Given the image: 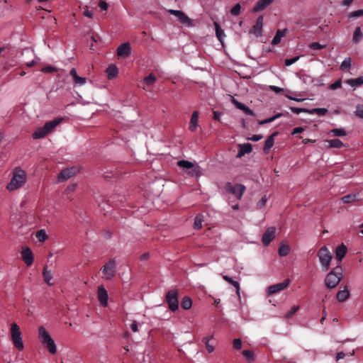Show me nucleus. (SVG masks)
<instances>
[{
    "label": "nucleus",
    "mask_w": 363,
    "mask_h": 363,
    "mask_svg": "<svg viewBox=\"0 0 363 363\" xmlns=\"http://www.w3.org/2000/svg\"><path fill=\"white\" fill-rule=\"evenodd\" d=\"M298 59H299L298 56L293 57V58H290V59H286V60H285L284 64L286 66H290V65H293L294 63H295L296 62H297Z\"/></svg>",
    "instance_id": "obj_56"
},
{
    "label": "nucleus",
    "mask_w": 363,
    "mask_h": 363,
    "mask_svg": "<svg viewBox=\"0 0 363 363\" xmlns=\"http://www.w3.org/2000/svg\"><path fill=\"white\" fill-rule=\"evenodd\" d=\"M233 347L235 350H240L242 347V342L240 339L236 338L233 340Z\"/></svg>",
    "instance_id": "obj_58"
},
{
    "label": "nucleus",
    "mask_w": 363,
    "mask_h": 363,
    "mask_svg": "<svg viewBox=\"0 0 363 363\" xmlns=\"http://www.w3.org/2000/svg\"><path fill=\"white\" fill-rule=\"evenodd\" d=\"M223 278L225 281H226L229 284H231L236 289V294H237L238 296L240 297V284L238 281H234L231 277H230L227 275H223Z\"/></svg>",
    "instance_id": "obj_27"
},
{
    "label": "nucleus",
    "mask_w": 363,
    "mask_h": 363,
    "mask_svg": "<svg viewBox=\"0 0 363 363\" xmlns=\"http://www.w3.org/2000/svg\"><path fill=\"white\" fill-rule=\"evenodd\" d=\"M356 116L363 119V105H357L354 111Z\"/></svg>",
    "instance_id": "obj_50"
},
{
    "label": "nucleus",
    "mask_w": 363,
    "mask_h": 363,
    "mask_svg": "<svg viewBox=\"0 0 363 363\" xmlns=\"http://www.w3.org/2000/svg\"><path fill=\"white\" fill-rule=\"evenodd\" d=\"M286 30H287L286 28L283 30H278L275 36L272 39V44L274 45L279 44L281 42V38L285 35Z\"/></svg>",
    "instance_id": "obj_26"
},
{
    "label": "nucleus",
    "mask_w": 363,
    "mask_h": 363,
    "mask_svg": "<svg viewBox=\"0 0 363 363\" xmlns=\"http://www.w3.org/2000/svg\"><path fill=\"white\" fill-rule=\"evenodd\" d=\"M35 236L40 242H44L48 238V235L44 230H38Z\"/></svg>",
    "instance_id": "obj_42"
},
{
    "label": "nucleus",
    "mask_w": 363,
    "mask_h": 363,
    "mask_svg": "<svg viewBox=\"0 0 363 363\" xmlns=\"http://www.w3.org/2000/svg\"><path fill=\"white\" fill-rule=\"evenodd\" d=\"M191 306H192L191 299L188 296H185L181 302L182 308L184 310H189V308H191Z\"/></svg>",
    "instance_id": "obj_33"
},
{
    "label": "nucleus",
    "mask_w": 363,
    "mask_h": 363,
    "mask_svg": "<svg viewBox=\"0 0 363 363\" xmlns=\"http://www.w3.org/2000/svg\"><path fill=\"white\" fill-rule=\"evenodd\" d=\"M241 6L240 4H235L230 10V13L233 16H238L240 13Z\"/></svg>",
    "instance_id": "obj_53"
},
{
    "label": "nucleus",
    "mask_w": 363,
    "mask_h": 363,
    "mask_svg": "<svg viewBox=\"0 0 363 363\" xmlns=\"http://www.w3.org/2000/svg\"><path fill=\"white\" fill-rule=\"evenodd\" d=\"M349 296H350L349 291L347 289H345L344 290L339 291L337 294L336 297H337V299L338 301L343 302L349 298Z\"/></svg>",
    "instance_id": "obj_28"
},
{
    "label": "nucleus",
    "mask_w": 363,
    "mask_h": 363,
    "mask_svg": "<svg viewBox=\"0 0 363 363\" xmlns=\"http://www.w3.org/2000/svg\"><path fill=\"white\" fill-rule=\"evenodd\" d=\"M299 309V306H294L291 309L290 311H289L286 315H285V317L286 318L289 319V318H291Z\"/></svg>",
    "instance_id": "obj_46"
},
{
    "label": "nucleus",
    "mask_w": 363,
    "mask_h": 363,
    "mask_svg": "<svg viewBox=\"0 0 363 363\" xmlns=\"http://www.w3.org/2000/svg\"><path fill=\"white\" fill-rule=\"evenodd\" d=\"M363 38V34L361 31L360 27H357L353 34V41L357 43H359Z\"/></svg>",
    "instance_id": "obj_32"
},
{
    "label": "nucleus",
    "mask_w": 363,
    "mask_h": 363,
    "mask_svg": "<svg viewBox=\"0 0 363 363\" xmlns=\"http://www.w3.org/2000/svg\"><path fill=\"white\" fill-rule=\"evenodd\" d=\"M202 222H203V216L201 214H199L196 216L194 223V227L195 229H200L202 227Z\"/></svg>",
    "instance_id": "obj_40"
},
{
    "label": "nucleus",
    "mask_w": 363,
    "mask_h": 363,
    "mask_svg": "<svg viewBox=\"0 0 363 363\" xmlns=\"http://www.w3.org/2000/svg\"><path fill=\"white\" fill-rule=\"evenodd\" d=\"M106 72L107 73L108 79H112L118 75V69L115 65L111 64L106 68Z\"/></svg>",
    "instance_id": "obj_24"
},
{
    "label": "nucleus",
    "mask_w": 363,
    "mask_h": 363,
    "mask_svg": "<svg viewBox=\"0 0 363 363\" xmlns=\"http://www.w3.org/2000/svg\"><path fill=\"white\" fill-rule=\"evenodd\" d=\"M156 80V77L154 74L151 73L144 79V82L147 85H152Z\"/></svg>",
    "instance_id": "obj_45"
},
{
    "label": "nucleus",
    "mask_w": 363,
    "mask_h": 363,
    "mask_svg": "<svg viewBox=\"0 0 363 363\" xmlns=\"http://www.w3.org/2000/svg\"><path fill=\"white\" fill-rule=\"evenodd\" d=\"M70 76L76 85L82 86L86 84V78L78 76L75 68H72L69 72Z\"/></svg>",
    "instance_id": "obj_19"
},
{
    "label": "nucleus",
    "mask_w": 363,
    "mask_h": 363,
    "mask_svg": "<svg viewBox=\"0 0 363 363\" xmlns=\"http://www.w3.org/2000/svg\"><path fill=\"white\" fill-rule=\"evenodd\" d=\"M262 26L263 16H260L257 18L255 24L252 26V28L250 30V33L255 34L257 37H259L262 35Z\"/></svg>",
    "instance_id": "obj_15"
},
{
    "label": "nucleus",
    "mask_w": 363,
    "mask_h": 363,
    "mask_svg": "<svg viewBox=\"0 0 363 363\" xmlns=\"http://www.w3.org/2000/svg\"><path fill=\"white\" fill-rule=\"evenodd\" d=\"M277 133L275 132L272 133L270 136L267 138V139L265 141L264 146L263 148V150L264 152H268L269 150L272 147L274 143V137L277 135Z\"/></svg>",
    "instance_id": "obj_22"
},
{
    "label": "nucleus",
    "mask_w": 363,
    "mask_h": 363,
    "mask_svg": "<svg viewBox=\"0 0 363 363\" xmlns=\"http://www.w3.org/2000/svg\"><path fill=\"white\" fill-rule=\"evenodd\" d=\"M84 15L89 18H93L94 13L93 11L86 9L84 11Z\"/></svg>",
    "instance_id": "obj_62"
},
{
    "label": "nucleus",
    "mask_w": 363,
    "mask_h": 363,
    "mask_svg": "<svg viewBox=\"0 0 363 363\" xmlns=\"http://www.w3.org/2000/svg\"><path fill=\"white\" fill-rule=\"evenodd\" d=\"M351 62L352 60L350 57L345 58L340 65V69L342 70H345L346 69L349 68L351 66Z\"/></svg>",
    "instance_id": "obj_47"
},
{
    "label": "nucleus",
    "mask_w": 363,
    "mask_h": 363,
    "mask_svg": "<svg viewBox=\"0 0 363 363\" xmlns=\"http://www.w3.org/2000/svg\"><path fill=\"white\" fill-rule=\"evenodd\" d=\"M363 16V9L357 10L354 11H352L348 14L349 18H356Z\"/></svg>",
    "instance_id": "obj_49"
},
{
    "label": "nucleus",
    "mask_w": 363,
    "mask_h": 363,
    "mask_svg": "<svg viewBox=\"0 0 363 363\" xmlns=\"http://www.w3.org/2000/svg\"><path fill=\"white\" fill-rule=\"evenodd\" d=\"M345 83L352 86H359L363 84V77H359L356 79H350L345 81Z\"/></svg>",
    "instance_id": "obj_30"
},
{
    "label": "nucleus",
    "mask_w": 363,
    "mask_h": 363,
    "mask_svg": "<svg viewBox=\"0 0 363 363\" xmlns=\"http://www.w3.org/2000/svg\"><path fill=\"white\" fill-rule=\"evenodd\" d=\"M177 165L184 169H192L194 167V164L187 160H179L177 162Z\"/></svg>",
    "instance_id": "obj_38"
},
{
    "label": "nucleus",
    "mask_w": 363,
    "mask_h": 363,
    "mask_svg": "<svg viewBox=\"0 0 363 363\" xmlns=\"http://www.w3.org/2000/svg\"><path fill=\"white\" fill-rule=\"evenodd\" d=\"M130 328L131 330L133 331V332H138V324H137V322L136 321H133L131 325H130Z\"/></svg>",
    "instance_id": "obj_63"
},
{
    "label": "nucleus",
    "mask_w": 363,
    "mask_h": 363,
    "mask_svg": "<svg viewBox=\"0 0 363 363\" xmlns=\"http://www.w3.org/2000/svg\"><path fill=\"white\" fill-rule=\"evenodd\" d=\"M131 48L130 44L128 43H124L121 44L117 48V55L119 57H128L130 54Z\"/></svg>",
    "instance_id": "obj_16"
},
{
    "label": "nucleus",
    "mask_w": 363,
    "mask_h": 363,
    "mask_svg": "<svg viewBox=\"0 0 363 363\" xmlns=\"http://www.w3.org/2000/svg\"><path fill=\"white\" fill-rule=\"evenodd\" d=\"M26 181V172L17 167L13 170L12 179L8 184L7 189L10 191L16 190L21 187L25 184Z\"/></svg>",
    "instance_id": "obj_1"
},
{
    "label": "nucleus",
    "mask_w": 363,
    "mask_h": 363,
    "mask_svg": "<svg viewBox=\"0 0 363 363\" xmlns=\"http://www.w3.org/2000/svg\"><path fill=\"white\" fill-rule=\"evenodd\" d=\"M262 138V135H253L252 136V138H250V140L252 141L257 142V141H259V140H261Z\"/></svg>",
    "instance_id": "obj_64"
},
{
    "label": "nucleus",
    "mask_w": 363,
    "mask_h": 363,
    "mask_svg": "<svg viewBox=\"0 0 363 363\" xmlns=\"http://www.w3.org/2000/svg\"><path fill=\"white\" fill-rule=\"evenodd\" d=\"M38 337L43 345L52 354L57 352V347L54 340L43 326L38 328Z\"/></svg>",
    "instance_id": "obj_2"
},
{
    "label": "nucleus",
    "mask_w": 363,
    "mask_h": 363,
    "mask_svg": "<svg viewBox=\"0 0 363 363\" xmlns=\"http://www.w3.org/2000/svg\"><path fill=\"white\" fill-rule=\"evenodd\" d=\"M342 268L340 266L334 267L325 279V284L328 289L335 288L342 278Z\"/></svg>",
    "instance_id": "obj_3"
},
{
    "label": "nucleus",
    "mask_w": 363,
    "mask_h": 363,
    "mask_svg": "<svg viewBox=\"0 0 363 363\" xmlns=\"http://www.w3.org/2000/svg\"><path fill=\"white\" fill-rule=\"evenodd\" d=\"M303 131V128L302 127L295 128L292 131V135H296L298 133H301Z\"/></svg>",
    "instance_id": "obj_61"
},
{
    "label": "nucleus",
    "mask_w": 363,
    "mask_h": 363,
    "mask_svg": "<svg viewBox=\"0 0 363 363\" xmlns=\"http://www.w3.org/2000/svg\"><path fill=\"white\" fill-rule=\"evenodd\" d=\"M78 169L76 167H72L70 168H66L60 172L58 174V181L63 182L67 180L72 176L75 175L78 172Z\"/></svg>",
    "instance_id": "obj_11"
},
{
    "label": "nucleus",
    "mask_w": 363,
    "mask_h": 363,
    "mask_svg": "<svg viewBox=\"0 0 363 363\" xmlns=\"http://www.w3.org/2000/svg\"><path fill=\"white\" fill-rule=\"evenodd\" d=\"M198 118H199V112L197 111H195L193 112L190 123H189V130L192 132L195 131L197 127V123H198Z\"/></svg>",
    "instance_id": "obj_25"
},
{
    "label": "nucleus",
    "mask_w": 363,
    "mask_h": 363,
    "mask_svg": "<svg viewBox=\"0 0 363 363\" xmlns=\"http://www.w3.org/2000/svg\"><path fill=\"white\" fill-rule=\"evenodd\" d=\"M275 0H259L252 9V12H259L264 10Z\"/></svg>",
    "instance_id": "obj_17"
},
{
    "label": "nucleus",
    "mask_w": 363,
    "mask_h": 363,
    "mask_svg": "<svg viewBox=\"0 0 363 363\" xmlns=\"http://www.w3.org/2000/svg\"><path fill=\"white\" fill-rule=\"evenodd\" d=\"M99 6L101 11H106L108 9V4L104 1H99Z\"/></svg>",
    "instance_id": "obj_59"
},
{
    "label": "nucleus",
    "mask_w": 363,
    "mask_h": 363,
    "mask_svg": "<svg viewBox=\"0 0 363 363\" xmlns=\"http://www.w3.org/2000/svg\"><path fill=\"white\" fill-rule=\"evenodd\" d=\"M231 102L235 105V106L242 111L246 115L249 116H255V113L252 110H251L250 108L246 106L245 104H242L241 102L236 100L235 98H232Z\"/></svg>",
    "instance_id": "obj_18"
},
{
    "label": "nucleus",
    "mask_w": 363,
    "mask_h": 363,
    "mask_svg": "<svg viewBox=\"0 0 363 363\" xmlns=\"http://www.w3.org/2000/svg\"><path fill=\"white\" fill-rule=\"evenodd\" d=\"M326 47L325 45H321L319 43H312L309 45V48L312 50H321Z\"/></svg>",
    "instance_id": "obj_52"
},
{
    "label": "nucleus",
    "mask_w": 363,
    "mask_h": 363,
    "mask_svg": "<svg viewBox=\"0 0 363 363\" xmlns=\"http://www.w3.org/2000/svg\"><path fill=\"white\" fill-rule=\"evenodd\" d=\"M267 202V199H266V196H263L259 201V202L257 203V206L259 208H262V206H264L265 205Z\"/></svg>",
    "instance_id": "obj_60"
},
{
    "label": "nucleus",
    "mask_w": 363,
    "mask_h": 363,
    "mask_svg": "<svg viewBox=\"0 0 363 363\" xmlns=\"http://www.w3.org/2000/svg\"><path fill=\"white\" fill-rule=\"evenodd\" d=\"M290 109L293 113H294L296 114H299L301 113H308V111H309V109H306V108H303L291 107Z\"/></svg>",
    "instance_id": "obj_51"
},
{
    "label": "nucleus",
    "mask_w": 363,
    "mask_h": 363,
    "mask_svg": "<svg viewBox=\"0 0 363 363\" xmlns=\"http://www.w3.org/2000/svg\"><path fill=\"white\" fill-rule=\"evenodd\" d=\"M328 143L331 147L340 148L343 146V143L339 139H332L328 140Z\"/></svg>",
    "instance_id": "obj_37"
},
{
    "label": "nucleus",
    "mask_w": 363,
    "mask_h": 363,
    "mask_svg": "<svg viewBox=\"0 0 363 363\" xmlns=\"http://www.w3.org/2000/svg\"><path fill=\"white\" fill-rule=\"evenodd\" d=\"M11 337L15 347L18 350L22 351L24 348L22 335L20 331V328L16 323H12L11 324Z\"/></svg>",
    "instance_id": "obj_4"
},
{
    "label": "nucleus",
    "mask_w": 363,
    "mask_h": 363,
    "mask_svg": "<svg viewBox=\"0 0 363 363\" xmlns=\"http://www.w3.org/2000/svg\"><path fill=\"white\" fill-rule=\"evenodd\" d=\"M215 28H216V33L218 39L222 42V39L225 35L224 31L220 28L218 23L217 22L214 23Z\"/></svg>",
    "instance_id": "obj_35"
},
{
    "label": "nucleus",
    "mask_w": 363,
    "mask_h": 363,
    "mask_svg": "<svg viewBox=\"0 0 363 363\" xmlns=\"http://www.w3.org/2000/svg\"><path fill=\"white\" fill-rule=\"evenodd\" d=\"M106 279H111L116 274V263L113 259L109 260L101 268Z\"/></svg>",
    "instance_id": "obj_8"
},
{
    "label": "nucleus",
    "mask_w": 363,
    "mask_h": 363,
    "mask_svg": "<svg viewBox=\"0 0 363 363\" xmlns=\"http://www.w3.org/2000/svg\"><path fill=\"white\" fill-rule=\"evenodd\" d=\"M224 188L227 192L234 194L238 199L242 198L245 191V186L244 185L238 184L233 186L230 182H227Z\"/></svg>",
    "instance_id": "obj_7"
},
{
    "label": "nucleus",
    "mask_w": 363,
    "mask_h": 363,
    "mask_svg": "<svg viewBox=\"0 0 363 363\" xmlns=\"http://www.w3.org/2000/svg\"><path fill=\"white\" fill-rule=\"evenodd\" d=\"M317 255L323 269L325 271L328 270L332 259V255L329 250L325 246H323L318 250Z\"/></svg>",
    "instance_id": "obj_5"
},
{
    "label": "nucleus",
    "mask_w": 363,
    "mask_h": 363,
    "mask_svg": "<svg viewBox=\"0 0 363 363\" xmlns=\"http://www.w3.org/2000/svg\"><path fill=\"white\" fill-rule=\"evenodd\" d=\"M48 134V133L45 131V129H43V127L38 128L35 131L33 134V138L34 139H40L45 137Z\"/></svg>",
    "instance_id": "obj_29"
},
{
    "label": "nucleus",
    "mask_w": 363,
    "mask_h": 363,
    "mask_svg": "<svg viewBox=\"0 0 363 363\" xmlns=\"http://www.w3.org/2000/svg\"><path fill=\"white\" fill-rule=\"evenodd\" d=\"M357 196L355 194H347L342 197V201L345 203H350L356 200Z\"/></svg>",
    "instance_id": "obj_43"
},
{
    "label": "nucleus",
    "mask_w": 363,
    "mask_h": 363,
    "mask_svg": "<svg viewBox=\"0 0 363 363\" xmlns=\"http://www.w3.org/2000/svg\"><path fill=\"white\" fill-rule=\"evenodd\" d=\"M62 121V118H56L53 121H48L43 125V129H45L48 134H49L57 125L61 123Z\"/></svg>",
    "instance_id": "obj_20"
},
{
    "label": "nucleus",
    "mask_w": 363,
    "mask_h": 363,
    "mask_svg": "<svg viewBox=\"0 0 363 363\" xmlns=\"http://www.w3.org/2000/svg\"><path fill=\"white\" fill-rule=\"evenodd\" d=\"M281 115H282V114H281V113H277V114H276V115L273 116L272 117H270V118H267V119L262 120V121H259L258 122V123H259V125H264V124H267V123H272V122H273L274 121H275L277 118H279V117H281Z\"/></svg>",
    "instance_id": "obj_41"
},
{
    "label": "nucleus",
    "mask_w": 363,
    "mask_h": 363,
    "mask_svg": "<svg viewBox=\"0 0 363 363\" xmlns=\"http://www.w3.org/2000/svg\"><path fill=\"white\" fill-rule=\"evenodd\" d=\"M97 297L101 306H106L108 305V292L102 285L98 286Z\"/></svg>",
    "instance_id": "obj_13"
},
{
    "label": "nucleus",
    "mask_w": 363,
    "mask_h": 363,
    "mask_svg": "<svg viewBox=\"0 0 363 363\" xmlns=\"http://www.w3.org/2000/svg\"><path fill=\"white\" fill-rule=\"evenodd\" d=\"M328 109L325 108H315L309 110L308 113L310 114H318V116H324L328 113Z\"/></svg>",
    "instance_id": "obj_34"
},
{
    "label": "nucleus",
    "mask_w": 363,
    "mask_h": 363,
    "mask_svg": "<svg viewBox=\"0 0 363 363\" xmlns=\"http://www.w3.org/2000/svg\"><path fill=\"white\" fill-rule=\"evenodd\" d=\"M341 86H342V82L340 79H339V80H337L336 82H335L334 83L331 84L330 85V89L332 90H335L338 88H340Z\"/></svg>",
    "instance_id": "obj_57"
},
{
    "label": "nucleus",
    "mask_w": 363,
    "mask_h": 363,
    "mask_svg": "<svg viewBox=\"0 0 363 363\" xmlns=\"http://www.w3.org/2000/svg\"><path fill=\"white\" fill-rule=\"evenodd\" d=\"M276 228L274 227L268 228L262 235V241L264 246H267L275 237Z\"/></svg>",
    "instance_id": "obj_12"
},
{
    "label": "nucleus",
    "mask_w": 363,
    "mask_h": 363,
    "mask_svg": "<svg viewBox=\"0 0 363 363\" xmlns=\"http://www.w3.org/2000/svg\"><path fill=\"white\" fill-rule=\"evenodd\" d=\"M290 252V247L287 245H281L279 247V255L281 257L286 256Z\"/></svg>",
    "instance_id": "obj_36"
},
{
    "label": "nucleus",
    "mask_w": 363,
    "mask_h": 363,
    "mask_svg": "<svg viewBox=\"0 0 363 363\" xmlns=\"http://www.w3.org/2000/svg\"><path fill=\"white\" fill-rule=\"evenodd\" d=\"M57 68L53 67V66H51V65H49V66H46V67H44L41 71L44 73H52V72H57Z\"/></svg>",
    "instance_id": "obj_54"
},
{
    "label": "nucleus",
    "mask_w": 363,
    "mask_h": 363,
    "mask_svg": "<svg viewBox=\"0 0 363 363\" xmlns=\"http://www.w3.org/2000/svg\"><path fill=\"white\" fill-rule=\"evenodd\" d=\"M23 260L27 266H30L33 262V255L31 250L28 247H24L21 251Z\"/></svg>",
    "instance_id": "obj_14"
},
{
    "label": "nucleus",
    "mask_w": 363,
    "mask_h": 363,
    "mask_svg": "<svg viewBox=\"0 0 363 363\" xmlns=\"http://www.w3.org/2000/svg\"><path fill=\"white\" fill-rule=\"evenodd\" d=\"M331 132L334 136H344L346 135V131L342 128H335Z\"/></svg>",
    "instance_id": "obj_48"
},
{
    "label": "nucleus",
    "mask_w": 363,
    "mask_h": 363,
    "mask_svg": "<svg viewBox=\"0 0 363 363\" xmlns=\"http://www.w3.org/2000/svg\"><path fill=\"white\" fill-rule=\"evenodd\" d=\"M43 278H44V280L49 285H51V284L50 283V281L52 279V274H51V272L48 271L47 270V267H44V269H43Z\"/></svg>",
    "instance_id": "obj_44"
},
{
    "label": "nucleus",
    "mask_w": 363,
    "mask_h": 363,
    "mask_svg": "<svg viewBox=\"0 0 363 363\" xmlns=\"http://www.w3.org/2000/svg\"><path fill=\"white\" fill-rule=\"evenodd\" d=\"M76 187H77V184H72L69 185V186L66 188V189H65V194L66 195H68L69 194H70V193H72V192L74 191H75V189H76Z\"/></svg>",
    "instance_id": "obj_55"
},
{
    "label": "nucleus",
    "mask_w": 363,
    "mask_h": 363,
    "mask_svg": "<svg viewBox=\"0 0 363 363\" xmlns=\"http://www.w3.org/2000/svg\"><path fill=\"white\" fill-rule=\"evenodd\" d=\"M168 12L175 16L181 23L187 25L188 26H191V20L182 11L169 9Z\"/></svg>",
    "instance_id": "obj_10"
},
{
    "label": "nucleus",
    "mask_w": 363,
    "mask_h": 363,
    "mask_svg": "<svg viewBox=\"0 0 363 363\" xmlns=\"http://www.w3.org/2000/svg\"><path fill=\"white\" fill-rule=\"evenodd\" d=\"M252 150V145L250 143H245L239 145V151L237 154L238 158H241L245 154L250 153Z\"/></svg>",
    "instance_id": "obj_21"
},
{
    "label": "nucleus",
    "mask_w": 363,
    "mask_h": 363,
    "mask_svg": "<svg viewBox=\"0 0 363 363\" xmlns=\"http://www.w3.org/2000/svg\"><path fill=\"white\" fill-rule=\"evenodd\" d=\"M290 279H286L281 283L272 285L267 289V295L270 296L285 289L289 284Z\"/></svg>",
    "instance_id": "obj_9"
},
{
    "label": "nucleus",
    "mask_w": 363,
    "mask_h": 363,
    "mask_svg": "<svg viewBox=\"0 0 363 363\" xmlns=\"http://www.w3.org/2000/svg\"><path fill=\"white\" fill-rule=\"evenodd\" d=\"M347 247L345 245L342 244L339 245L335 250V256L338 259L339 262L342 261L347 253Z\"/></svg>",
    "instance_id": "obj_23"
},
{
    "label": "nucleus",
    "mask_w": 363,
    "mask_h": 363,
    "mask_svg": "<svg viewBox=\"0 0 363 363\" xmlns=\"http://www.w3.org/2000/svg\"><path fill=\"white\" fill-rule=\"evenodd\" d=\"M178 294L177 289H172L166 294V302L172 311H176L179 308Z\"/></svg>",
    "instance_id": "obj_6"
},
{
    "label": "nucleus",
    "mask_w": 363,
    "mask_h": 363,
    "mask_svg": "<svg viewBox=\"0 0 363 363\" xmlns=\"http://www.w3.org/2000/svg\"><path fill=\"white\" fill-rule=\"evenodd\" d=\"M242 355L248 362H253L255 360L254 352L251 350H243L242 352Z\"/></svg>",
    "instance_id": "obj_39"
},
{
    "label": "nucleus",
    "mask_w": 363,
    "mask_h": 363,
    "mask_svg": "<svg viewBox=\"0 0 363 363\" xmlns=\"http://www.w3.org/2000/svg\"><path fill=\"white\" fill-rule=\"evenodd\" d=\"M213 336L205 337L203 338L202 342L205 344L206 347L209 353H211L214 350V346L210 343Z\"/></svg>",
    "instance_id": "obj_31"
}]
</instances>
